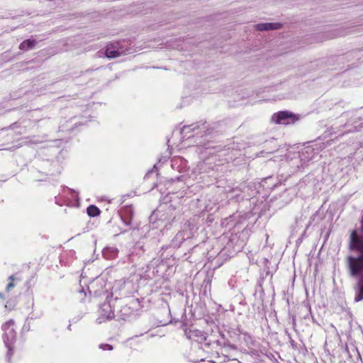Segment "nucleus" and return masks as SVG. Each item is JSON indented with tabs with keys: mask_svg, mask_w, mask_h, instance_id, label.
I'll list each match as a JSON object with an SVG mask.
<instances>
[{
	"mask_svg": "<svg viewBox=\"0 0 363 363\" xmlns=\"http://www.w3.org/2000/svg\"><path fill=\"white\" fill-rule=\"evenodd\" d=\"M15 280H16V278L14 277L13 275H11L9 277V283L6 288V291L7 292H9L15 286V284H14Z\"/></svg>",
	"mask_w": 363,
	"mask_h": 363,
	"instance_id": "7",
	"label": "nucleus"
},
{
	"mask_svg": "<svg viewBox=\"0 0 363 363\" xmlns=\"http://www.w3.org/2000/svg\"><path fill=\"white\" fill-rule=\"evenodd\" d=\"M36 45V41L35 40L28 39L23 41L20 45L19 49L21 50H28L29 49L33 48Z\"/></svg>",
	"mask_w": 363,
	"mask_h": 363,
	"instance_id": "5",
	"label": "nucleus"
},
{
	"mask_svg": "<svg viewBox=\"0 0 363 363\" xmlns=\"http://www.w3.org/2000/svg\"><path fill=\"white\" fill-rule=\"evenodd\" d=\"M87 214L91 217H96L101 213L100 209L95 205H90L86 208Z\"/></svg>",
	"mask_w": 363,
	"mask_h": 363,
	"instance_id": "6",
	"label": "nucleus"
},
{
	"mask_svg": "<svg viewBox=\"0 0 363 363\" xmlns=\"http://www.w3.org/2000/svg\"><path fill=\"white\" fill-rule=\"evenodd\" d=\"M360 228L353 230L350 235L349 248L357 253L346 258L347 267L351 277L357 279L354 285V301L363 300V214L360 220Z\"/></svg>",
	"mask_w": 363,
	"mask_h": 363,
	"instance_id": "1",
	"label": "nucleus"
},
{
	"mask_svg": "<svg viewBox=\"0 0 363 363\" xmlns=\"http://www.w3.org/2000/svg\"><path fill=\"white\" fill-rule=\"evenodd\" d=\"M255 26L257 30L263 31L279 29L281 27V24L279 23H264L257 24Z\"/></svg>",
	"mask_w": 363,
	"mask_h": 363,
	"instance_id": "4",
	"label": "nucleus"
},
{
	"mask_svg": "<svg viewBox=\"0 0 363 363\" xmlns=\"http://www.w3.org/2000/svg\"><path fill=\"white\" fill-rule=\"evenodd\" d=\"M272 120L276 124L289 125L298 121V117L290 111H281L274 113Z\"/></svg>",
	"mask_w": 363,
	"mask_h": 363,
	"instance_id": "3",
	"label": "nucleus"
},
{
	"mask_svg": "<svg viewBox=\"0 0 363 363\" xmlns=\"http://www.w3.org/2000/svg\"><path fill=\"white\" fill-rule=\"evenodd\" d=\"M127 49L124 48L121 42L108 43L106 46L105 55L108 58H117L126 54Z\"/></svg>",
	"mask_w": 363,
	"mask_h": 363,
	"instance_id": "2",
	"label": "nucleus"
}]
</instances>
